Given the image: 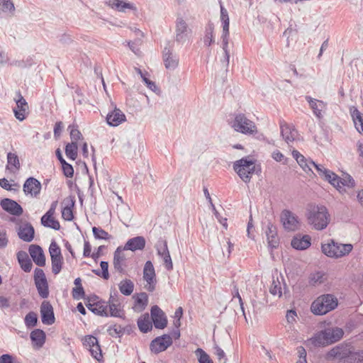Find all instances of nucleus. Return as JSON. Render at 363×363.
<instances>
[{"label": "nucleus", "instance_id": "nucleus-2", "mask_svg": "<svg viewBox=\"0 0 363 363\" xmlns=\"http://www.w3.org/2000/svg\"><path fill=\"white\" fill-rule=\"evenodd\" d=\"M343 335L342 328H329L315 333L310 341L315 347H325L339 341Z\"/></svg>", "mask_w": 363, "mask_h": 363}, {"label": "nucleus", "instance_id": "nucleus-18", "mask_svg": "<svg viewBox=\"0 0 363 363\" xmlns=\"http://www.w3.org/2000/svg\"><path fill=\"white\" fill-rule=\"evenodd\" d=\"M280 128L283 139L288 144L298 139V131L293 125L288 124L285 122H281Z\"/></svg>", "mask_w": 363, "mask_h": 363}, {"label": "nucleus", "instance_id": "nucleus-41", "mask_svg": "<svg viewBox=\"0 0 363 363\" xmlns=\"http://www.w3.org/2000/svg\"><path fill=\"white\" fill-rule=\"evenodd\" d=\"M155 248L157 252V255L161 257H164V255L169 252L168 247H167V242L164 238H160L156 245Z\"/></svg>", "mask_w": 363, "mask_h": 363}, {"label": "nucleus", "instance_id": "nucleus-64", "mask_svg": "<svg viewBox=\"0 0 363 363\" xmlns=\"http://www.w3.org/2000/svg\"><path fill=\"white\" fill-rule=\"evenodd\" d=\"M146 86L153 92H158L160 90L154 82H152L147 78V75L142 79Z\"/></svg>", "mask_w": 363, "mask_h": 363}, {"label": "nucleus", "instance_id": "nucleus-48", "mask_svg": "<svg viewBox=\"0 0 363 363\" xmlns=\"http://www.w3.org/2000/svg\"><path fill=\"white\" fill-rule=\"evenodd\" d=\"M25 324L27 328H33L36 325L38 322L37 314L33 311L29 312L25 317Z\"/></svg>", "mask_w": 363, "mask_h": 363}, {"label": "nucleus", "instance_id": "nucleus-36", "mask_svg": "<svg viewBox=\"0 0 363 363\" xmlns=\"http://www.w3.org/2000/svg\"><path fill=\"white\" fill-rule=\"evenodd\" d=\"M138 326L140 330L144 333L151 330L152 323L148 313H145L138 318Z\"/></svg>", "mask_w": 363, "mask_h": 363}, {"label": "nucleus", "instance_id": "nucleus-5", "mask_svg": "<svg viewBox=\"0 0 363 363\" xmlns=\"http://www.w3.org/2000/svg\"><path fill=\"white\" fill-rule=\"evenodd\" d=\"M229 124L235 131L246 135H252L257 133L255 122L242 113H235Z\"/></svg>", "mask_w": 363, "mask_h": 363}, {"label": "nucleus", "instance_id": "nucleus-28", "mask_svg": "<svg viewBox=\"0 0 363 363\" xmlns=\"http://www.w3.org/2000/svg\"><path fill=\"white\" fill-rule=\"evenodd\" d=\"M292 156L296 160L297 163L300 165L303 170H304L306 172L312 171V165H315V162L313 160L306 158L303 155H301L298 150H296L292 151Z\"/></svg>", "mask_w": 363, "mask_h": 363}, {"label": "nucleus", "instance_id": "nucleus-34", "mask_svg": "<svg viewBox=\"0 0 363 363\" xmlns=\"http://www.w3.org/2000/svg\"><path fill=\"white\" fill-rule=\"evenodd\" d=\"M66 206L62 208V216L66 220H72L74 218L72 208L74 206V198L73 196H69L65 199Z\"/></svg>", "mask_w": 363, "mask_h": 363}, {"label": "nucleus", "instance_id": "nucleus-38", "mask_svg": "<svg viewBox=\"0 0 363 363\" xmlns=\"http://www.w3.org/2000/svg\"><path fill=\"white\" fill-rule=\"evenodd\" d=\"M134 283L130 279H123L118 284V289L120 292L125 295H130L134 290Z\"/></svg>", "mask_w": 363, "mask_h": 363}, {"label": "nucleus", "instance_id": "nucleus-29", "mask_svg": "<svg viewBox=\"0 0 363 363\" xmlns=\"http://www.w3.org/2000/svg\"><path fill=\"white\" fill-rule=\"evenodd\" d=\"M135 304L133 309L135 311H143L148 303V296L145 292H141L133 296Z\"/></svg>", "mask_w": 363, "mask_h": 363}, {"label": "nucleus", "instance_id": "nucleus-51", "mask_svg": "<svg viewBox=\"0 0 363 363\" xmlns=\"http://www.w3.org/2000/svg\"><path fill=\"white\" fill-rule=\"evenodd\" d=\"M49 252L51 258L62 257L61 250L55 240L52 241L50 245Z\"/></svg>", "mask_w": 363, "mask_h": 363}, {"label": "nucleus", "instance_id": "nucleus-12", "mask_svg": "<svg viewBox=\"0 0 363 363\" xmlns=\"http://www.w3.org/2000/svg\"><path fill=\"white\" fill-rule=\"evenodd\" d=\"M281 221L285 230L295 231L299 228L298 216L289 210H284L281 213Z\"/></svg>", "mask_w": 363, "mask_h": 363}, {"label": "nucleus", "instance_id": "nucleus-44", "mask_svg": "<svg viewBox=\"0 0 363 363\" xmlns=\"http://www.w3.org/2000/svg\"><path fill=\"white\" fill-rule=\"evenodd\" d=\"M203 43L206 46H210L214 43V31L212 26H208L206 28Z\"/></svg>", "mask_w": 363, "mask_h": 363}, {"label": "nucleus", "instance_id": "nucleus-27", "mask_svg": "<svg viewBox=\"0 0 363 363\" xmlns=\"http://www.w3.org/2000/svg\"><path fill=\"white\" fill-rule=\"evenodd\" d=\"M117 213L119 220L125 225H128L132 217V212L127 203H117Z\"/></svg>", "mask_w": 363, "mask_h": 363}, {"label": "nucleus", "instance_id": "nucleus-1", "mask_svg": "<svg viewBox=\"0 0 363 363\" xmlns=\"http://www.w3.org/2000/svg\"><path fill=\"white\" fill-rule=\"evenodd\" d=\"M306 217L308 223L316 230L325 229L330 221L328 208L321 204H308L306 210Z\"/></svg>", "mask_w": 363, "mask_h": 363}, {"label": "nucleus", "instance_id": "nucleus-20", "mask_svg": "<svg viewBox=\"0 0 363 363\" xmlns=\"http://www.w3.org/2000/svg\"><path fill=\"white\" fill-rule=\"evenodd\" d=\"M163 62L166 69L174 70L179 65V57L174 54L170 48H165L163 50Z\"/></svg>", "mask_w": 363, "mask_h": 363}, {"label": "nucleus", "instance_id": "nucleus-22", "mask_svg": "<svg viewBox=\"0 0 363 363\" xmlns=\"http://www.w3.org/2000/svg\"><path fill=\"white\" fill-rule=\"evenodd\" d=\"M18 99H16V107L13 108V112L15 117L22 121L26 118L25 113L28 109V106L26 99L22 96L20 92H18Z\"/></svg>", "mask_w": 363, "mask_h": 363}, {"label": "nucleus", "instance_id": "nucleus-8", "mask_svg": "<svg viewBox=\"0 0 363 363\" xmlns=\"http://www.w3.org/2000/svg\"><path fill=\"white\" fill-rule=\"evenodd\" d=\"M233 169L240 178L245 183L250 182L255 171V160L243 157L233 164Z\"/></svg>", "mask_w": 363, "mask_h": 363}, {"label": "nucleus", "instance_id": "nucleus-45", "mask_svg": "<svg viewBox=\"0 0 363 363\" xmlns=\"http://www.w3.org/2000/svg\"><path fill=\"white\" fill-rule=\"evenodd\" d=\"M100 266L101 267V272L99 269H94L93 272L99 277H101L104 279H108L109 277L108 274V263L105 261H102L100 263Z\"/></svg>", "mask_w": 363, "mask_h": 363}, {"label": "nucleus", "instance_id": "nucleus-21", "mask_svg": "<svg viewBox=\"0 0 363 363\" xmlns=\"http://www.w3.org/2000/svg\"><path fill=\"white\" fill-rule=\"evenodd\" d=\"M1 208L11 215L19 216L23 213L22 207L15 201L4 199L1 201Z\"/></svg>", "mask_w": 363, "mask_h": 363}, {"label": "nucleus", "instance_id": "nucleus-62", "mask_svg": "<svg viewBox=\"0 0 363 363\" xmlns=\"http://www.w3.org/2000/svg\"><path fill=\"white\" fill-rule=\"evenodd\" d=\"M215 349V354L217 356L218 359L221 363H225L227 358L225 357V353L224 351L218 346H216L214 347Z\"/></svg>", "mask_w": 363, "mask_h": 363}, {"label": "nucleus", "instance_id": "nucleus-26", "mask_svg": "<svg viewBox=\"0 0 363 363\" xmlns=\"http://www.w3.org/2000/svg\"><path fill=\"white\" fill-rule=\"evenodd\" d=\"M291 244V246L296 250H306L311 245V237L308 235H297L292 239Z\"/></svg>", "mask_w": 363, "mask_h": 363}, {"label": "nucleus", "instance_id": "nucleus-40", "mask_svg": "<svg viewBox=\"0 0 363 363\" xmlns=\"http://www.w3.org/2000/svg\"><path fill=\"white\" fill-rule=\"evenodd\" d=\"M363 362V351L350 352L346 355V363H360Z\"/></svg>", "mask_w": 363, "mask_h": 363}, {"label": "nucleus", "instance_id": "nucleus-10", "mask_svg": "<svg viewBox=\"0 0 363 363\" xmlns=\"http://www.w3.org/2000/svg\"><path fill=\"white\" fill-rule=\"evenodd\" d=\"M143 279L146 282L145 288L150 292L156 289L157 278L155 267L151 261H147L143 268Z\"/></svg>", "mask_w": 363, "mask_h": 363}, {"label": "nucleus", "instance_id": "nucleus-56", "mask_svg": "<svg viewBox=\"0 0 363 363\" xmlns=\"http://www.w3.org/2000/svg\"><path fill=\"white\" fill-rule=\"evenodd\" d=\"M126 121L125 115L118 108L115 107V127Z\"/></svg>", "mask_w": 363, "mask_h": 363}, {"label": "nucleus", "instance_id": "nucleus-24", "mask_svg": "<svg viewBox=\"0 0 363 363\" xmlns=\"http://www.w3.org/2000/svg\"><path fill=\"white\" fill-rule=\"evenodd\" d=\"M34 228L29 223H23L18 228V235L21 240L25 242H31L34 238Z\"/></svg>", "mask_w": 363, "mask_h": 363}, {"label": "nucleus", "instance_id": "nucleus-30", "mask_svg": "<svg viewBox=\"0 0 363 363\" xmlns=\"http://www.w3.org/2000/svg\"><path fill=\"white\" fill-rule=\"evenodd\" d=\"M115 10L125 13L131 11H137V7L128 0H115Z\"/></svg>", "mask_w": 363, "mask_h": 363}, {"label": "nucleus", "instance_id": "nucleus-46", "mask_svg": "<svg viewBox=\"0 0 363 363\" xmlns=\"http://www.w3.org/2000/svg\"><path fill=\"white\" fill-rule=\"evenodd\" d=\"M51 264H52V272L54 274H58L62 267L63 264V257H54L51 258Z\"/></svg>", "mask_w": 363, "mask_h": 363}, {"label": "nucleus", "instance_id": "nucleus-15", "mask_svg": "<svg viewBox=\"0 0 363 363\" xmlns=\"http://www.w3.org/2000/svg\"><path fill=\"white\" fill-rule=\"evenodd\" d=\"M151 318L152 323L156 328L164 329L167 327V316L159 306H153L152 307Z\"/></svg>", "mask_w": 363, "mask_h": 363}, {"label": "nucleus", "instance_id": "nucleus-19", "mask_svg": "<svg viewBox=\"0 0 363 363\" xmlns=\"http://www.w3.org/2000/svg\"><path fill=\"white\" fill-rule=\"evenodd\" d=\"M41 320L43 324L50 325L55 323L53 308L48 301H43L40 306Z\"/></svg>", "mask_w": 363, "mask_h": 363}, {"label": "nucleus", "instance_id": "nucleus-35", "mask_svg": "<svg viewBox=\"0 0 363 363\" xmlns=\"http://www.w3.org/2000/svg\"><path fill=\"white\" fill-rule=\"evenodd\" d=\"M339 187H337L336 189L340 193H344L346 191L345 188H352L355 186V182L353 178L350 174H344L343 177H340V182H338Z\"/></svg>", "mask_w": 363, "mask_h": 363}, {"label": "nucleus", "instance_id": "nucleus-7", "mask_svg": "<svg viewBox=\"0 0 363 363\" xmlns=\"http://www.w3.org/2000/svg\"><path fill=\"white\" fill-rule=\"evenodd\" d=\"M146 241L143 236H136L129 239L124 246H119L115 250V268L117 264H120L121 261L125 259V257L121 256V252L124 250H130L135 252L137 250H143L145 247Z\"/></svg>", "mask_w": 363, "mask_h": 363}, {"label": "nucleus", "instance_id": "nucleus-49", "mask_svg": "<svg viewBox=\"0 0 363 363\" xmlns=\"http://www.w3.org/2000/svg\"><path fill=\"white\" fill-rule=\"evenodd\" d=\"M328 354V356L333 357H337L340 359H343V358L346 359L347 352H345L344 351L343 347L337 346V347L333 348L332 350H330V351H329Z\"/></svg>", "mask_w": 363, "mask_h": 363}, {"label": "nucleus", "instance_id": "nucleus-16", "mask_svg": "<svg viewBox=\"0 0 363 363\" xmlns=\"http://www.w3.org/2000/svg\"><path fill=\"white\" fill-rule=\"evenodd\" d=\"M190 32L191 29L188 27L186 21L182 17H178L176 21V41L184 43Z\"/></svg>", "mask_w": 363, "mask_h": 363}, {"label": "nucleus", "instance_id": "nucleus-61", "mask_svg": "<svg viewBox=\"0 0 363 363\" xmlns=\"http://www.w3.org/2000/svg\"><path fill=\"white\" fill-rule=\"evenodd\" d=\"M161 258L163 259L165 268L169 271L172 270L173 269V263L169 252H166L164 256L161 257Z\"/></svg>", "mask_w": 363, "mask_h": 363}, {"label": "nucleus", "instance_id": "nucleus-23", "mask_svg": "<svg viewBox=\"0 0 363 363\" xmlns=\"http://www.w3.org/2000/svg\"><path fill=\"white\" fill-rule=\"evenodd\" d=\"M28 250L31 258L38 266L45 265V257L43 249L39 245H31Z\"/></svg>", "mask_w": 363, "mask_h": 363}, {"label": "nucleus", "instance_id": "nucleus-63", "mask_svg": "<svg viewBox=\"0 0 363 363\" xmlns=\"http://www.w3.org/2000/svg\"><path fill=\"white\" fill-rule=\"evenodd\" d=\"M212 210L216 218L218 219V222L223 225V226L226 229L228 227L227 219L225 218H223L220 216L219 213L216 211L215 206L213 203H211Z\"/></svg>", "mask_w": 363, "mask_h": 363}, {"label": "nucleus", "instance_id": "nucleus-60", "mask_svg": "<svg viewBox=\"0 0 363 363\" xmlns=\"http://www.w3.org/2000/svg\"><path fill=\"white\" fill-rule=\"evenodd\" d=\"M63 173L67 177H72L74 174V169L71 164L67 162L62 164Z\"/></svg>", "mask_w": 363, "mask_h": 363}, {"label": "nucleus", "instance_id": "nucleus-58", "mask_svg": "<svg viewBox=\"0 0 363 363\" xmlns=\"http://www.w3.org/2000/svg\"><path fill=\"white\" fill-rule=\"evenodd\" d=\"M97 343V338L92 335L86 336L83 342L84 345L89 349H90L91 347H94Z\"/></svg>", "mask_w": 363, "mask_h": 363}, {"label": "nucleus", "instance_id": "nucleus-47", "mask_svg": "<svg viewBox=\"0 0 363 363\" xmlns=\"http://www.w3.org/2000/svg\"><path fill=\"white\" fill-rule=\"evenodd\" d=\"M92 232L96 239L108 240L111 238V235L101 228L93 227Z\"/></svg>", "mask_w": 363, "mask_h": 363}, {"label": "nucleus", "instance_id": "nucleus-3", "mask_svg": "<svg viewBox=\"0 0 363 363\" xmlns=\"http://www.w3.org/2000/svg\"><path fill=\"white\" fill-rule=\"evenodd\" d=\"M321 250L327 257L339 259L349 255L353 250V245L349 243H341L331 239L327 243L322 244Z\"/></svg>", "mask_w": 363, "mask_h": 363}, {"label": "nucleus", "instance_id": "nucleus-11", "mask_svg": "<svg viewBox=\"0 0 363 363\" xmlns=\"http://www.w3.org/2000/svg\"><path fill=\"white\" fill-rule=\"evenodd\" d=\"M86 306L94 314L101 316H113V304L111 303V301L109 304L105 301H97L94 303L89 302Z\"/></svg>", "mask_w": 363, "mask_h": 363}, {"label": "nucleus", "instance_id": "nucleus-53", "mask_svg": "<svg viewBox=\"0 0 363 363\" xmlns=\"http://www.w3.org/2000/svg\"><path fill=\"white\" fill-rule=\"evenodd\" d=\"M269 292L274 296H278L279 297H280L281 296L282 292H281V284L278 279L277 280L274 279L272 281V285L269 289Z\"/></svg>", "mask_w": 363, "mask_h": 363}, {"label": "nucleus", "instance_id": "nucleus-33", "mask_svg": "<svg viewBox=\"0 0 363 363\" xmlns=\"http://www.w3.org/2000/svg\"><path fill=\"white\" fill-rule=\"evenodd\" d=\"M350 111L357 130L363 134V118L362 113L354 106L351 107Z\"/></svg>", "mask_w": 363, "mask_h": 363}, {"label": "nucleus", "instance_id": "nucleus-4", "mask_svg": "<svg viewBox=\"0 0 363 363\" xmlns=\"http://www.w3.org/2000/svg\"><path fill=\"white\" fill-rule=\"evenodd\" d=\"M337 305V298L334 295L324 294L312 303L311 311L315 315H322L336 308Z\"/></svg>", "mask_w": 363, "mask_h": 363}, {"label": "nucleus", "instance_id": "nucleus-52", "mask_svg": "<svg viewBox=\"0 0 363 363\" xmlns=\"http://www.w3.org/2000/svg\"><path fill=\"white\" fill-rule=\"evenodd\" d=\"M68 129H69L70 130V138L72 141L77 143L79 140L82 138V135L81 132L78 130L77 125H69Z\"/></svg>", "mask_w": 363, "mask_h": 363}, {"label": "nucleus", "instance_id": "nucleus-14", "mask_svg": "<svg viewBox=\"0 0 363 363\" xmlns=\"http://www.w3.org/2000/svg\"><path fill=\"white\" fill-rule=\"evenodd\" d=\"M306 100L309 104V106L314 116L318 119H322L327 109V103L321 100L313 99L310 96H306Z\"/></svg>", "mask_w": 363, "mask_h": 363}, {"label": "nucleus", "instance_id": "nucleus-6", "mask_svg": "<svg viewBox=\"0 0 363 363\" xmlns=\"http://www.w3.org/2000/svg\"><path fill=\"white\" fill-rule=\"evenodd\" d=\"M220 21L223 27V33L221 35L222 48L224 52V57L221 60V63L225 68H228L230 62V52L228 50L230 21L228 11L223 5H220Z\"/></svg>", "mask_w": 363, "mask_h": 363}, {"label": "nucleus", "instance_id": "nucleus-13", "mask_svg": "<svg viewBox=\"0 0 363 363\" xmlns=\"http://www.w3.org/2000/svg\"><path fill=\"white\" fill-rule=\"evenodd\" d=\"M172 344V339L169 335H163L152 340L150 345L152 352L158 354L166 350Z\"/></svg>", "mask_w": 363, "mask_h": 363}, {"label": "nucleus", "instance_id": "nucleus-39", "mask_svg": "<svg viewBox=\"0 0 363 363\" xmlns=\"http://www.w3.org/2000/svg\"><path fill=\"white\" fill-rule=\"evenodd\" d=\"M78 146L76 142L72 141L68 143L65 147V154L67 157L72 160H74L77 157Z\"/></svg>", "mask_w": 363, "mask_h": 363}, {"label": "nucleus", "instance_id": "nucleus-55", "mask_svg": "<svg viewBox=\"0 0 363 363\" xmlns=\"http://www.w3.org/2000/svg\"><path fill=\"white\" fill-rule=\"evenodd\" d=\"M324 274L322 272H316L310 276V283L313 285L320 284L323 281Z\"/></svg>", "mask_w": 363, "mask_h": 363}, {"label": "nucleus", "instance_id": "nucleus-42", "mask_svg": "<svg viewBox=\"0 0 363 363\" xmlns=\"http://www.w3.org/2000/svg\"><path fill=\"white\" fill-rule=\"evenodd\" d=\"M326 181L331 184L334 187H339L338 182H340V177L330 170H328L323 177Z\"/></svg>", "mask_w": 363, "mask_h": 363}, {"label": "nucleus", "instance_id": "nucleus-37", "mask_svg": "<svg viewBox=\"0 0 363 363\" xmlns=\"http://www.w3.org/2000/svg\"><path fill=\"white\" fill-rule=\"evenodd\" d=\"M30 339L38 347H41L45 340V333L40 329H35L30 333Z\"/></svg>", "mask_w": 363, "mask_h": 363}, {"label": "nucleus", "instance_id": "nucleus-50", "mask_svg": "<svg viewBox=\"0 0 363 363\" xmlns=\"http://www.w3.org/2000/svg\"><path fill=\"white\" fill-rule=\"evenodd\" d=\"M195 353L198 356L199 363H213L209 355L201 348H198Z\"/></svg>", "mask_w": 363, "mask_h": 363}, {"label": "nucleus", "instance_id": "nucleus-54", "mask_svg": "<svg viewBox=\"0 0 363 363\" xmlns=\"http://www.w3.org/2000/svg\"><path fill=\"white\" fill-rule=\"evenodd\" d=\"M41 224L47 228H50L56 230H60V224L58 220H55L53 217H50L45 222L41 221Z\"/></svg>", "mask_w": 363, "mask_h": 363}, {"label": "nucleus", "instance_id": "nucleus-59", "mask_svg": "<svg viewBox=\"0 0 363 363\" xmlns=\"http://www.w3.org/2000/svg\"><path fill=\"white\" fill-rule=\"evenodd\" d=\"M72 296L74 299H80L84 296V290L82 286H76L72 289Z\"/></svg>", "mask_w": 363, "mask_h": 363}, {"label": "nucleus", "instance_id": "nucleus-57", "mask_svg": "<svg viewBox=\"0 0 363 363\" xmlns=\"http://www.w3.org/2000/svg\"><path fill=\"white\" fill-rule=\"evenodd\" d=\"M89 350L91 352V356L94 359H96L98 361L101 360V359L102 358V354L99 342L96 344L94 347H91L90 349H89Z\"/></svg>", "mask_w": 363, "mask_h": 363}, {"label": "nucleus", "instance_id": "nucleus-32", "mask_svg": "<svg viewBox=\"0 0 363 363\" xmlns=\"http://www.w3.org/2000/svg\"><path fill=\"white\" fill-rule=\"evenodd\" d=\"M17 259L21 269L26 272H30L33 264L26 252L21 250L17 253Z\"/></svg>", "mask_w": 363, "mask_h": 363}, {"label": "nucleus", "instance_id": "nucleus-17", "mask_svg": "<svg viewBox=\"0 0 363 363\" xmlns=\"http://www.w3.org/2000/svg\"><path fill=\"white\" fill-rule=\"evenodd\" d=\"M23 189L26 195L37 197L40 193L41 184L37 179L29 177L24 182Z\"/></svg>", "mask_w": 363, "mask_h": 363}, {"label": "nucleus", "instance_id": "nucleus-9", "mask_svg": "<svg viewBox=\"0 0 363 363\" xmlns=\"http://www.w3.org/2000/svg\"><path fill=\"white\" fill-rule=\"evenodd\" d=\"M34 281L39 296L46 298L49 296L48 283L42 269L35 268L34 271Z\"/></svg>", "mask_w": 363, "mask_h": 363}, {"label": "nucleus", "instance_id": "nucleus-25", "mask_svg": "<svg viewBox=\"0 0 363 363\" xmlns=\"http://www.w3.org/2000/svg\"><path fill=\"white\" fill-rule=\"evenodd\" d=\"M268 245L271 248H277L279 245V239L277 235V228L272 223H268L266 231Z\"/></svg>", "mask_w": 363, "mask_h": 363}, {"label": "nucleus", "instance_id": "nucleus-43", "mask_svg": "<svg viewBox=\"0 0 363 363\" xmlns=\"http://www.w3.org/2000/svg\"><path fill=\"white\" fill-rule=\"evenodd\" d=\"M1 10L4 13H7L9 16H13L15 12V6L11 0H0Z\"/></svg>", "mask_w": 363, "mask_h": 363}, {"label": "nucleus", "instance_id": "nucleus-31", "mask_svg": "<svg viewBox=\"0 0 363 363\" xmlns=\"http://www.w3.org/2000/svg\"><path fill=\"white\" fill-rule=\"evenodd\" d=\"M21 164L18 155L15 153L9 152L7 154V164L6 169L10 172L15 173L19 170Z\"/></svg>", "mask_w": 363, "mask_h": 363}]
</instances>
